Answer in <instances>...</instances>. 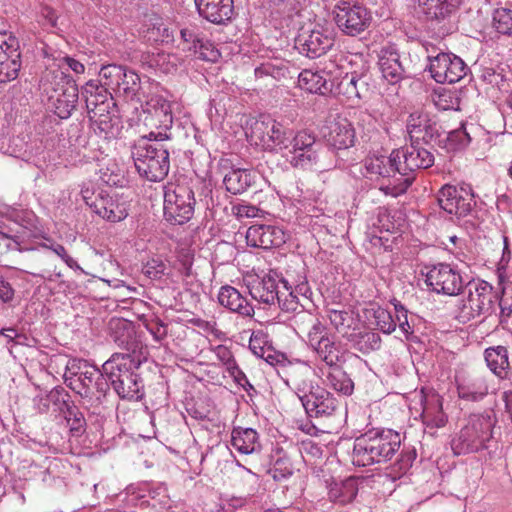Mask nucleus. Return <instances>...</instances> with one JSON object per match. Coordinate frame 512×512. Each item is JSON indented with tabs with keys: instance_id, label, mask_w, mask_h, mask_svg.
<instances>
[{
	"instance_id": "nucleus-23",
	"label": "nucleus",
	"mask_w": 512,
	"mask_h": 512,
	"mask_svg": "<svg viewBox=\"0 0 512 512\" xmlns=\"http://www.w3.org/2000/svg\"><path fill=\"white\" fill-rule=\"evenodd\" d=\"M290 129L270 115L262 114L251 126V136L267 150H283Z\"/></svg>"
},
{
	"instance_id": "nucleus-40",
	"label": "nucleus",
	"mask_w": 512,
	"mask_h": 512,
	"mask_svg": "<svg viewBox=\"0 0 512 512\" xmlns=\"http://www.w3.org/2000/svg\"><path fill=\"white\" fill-rule=\"evenodd\" d=\"M422 422L426 427L440 428L445 426L447 417L442 409V399L437 394L425 397L422 403Z\"/></svg>"
},
{
	"instance_id": "nucleus-20",
	"label": "nucleus",
	"mask_w": 512,
	"mask_h": 512,
	"mask_svg": "<svg viewBox=\"0 0 512 512\" xmlns=\"http://www.w3.org/2000/svg\"><path fill=\"white\" fill-rule=\"evenodd\" d=\"M391 309L377 307L373 309V324L384 334H391L398 328L401 337L409 339L414 333L413 325L408 319V310L405 306L393 298L390 301Z\"/></svg>"
},
{
	"instance_id": "nucleus-28",
	"label": "nucleus",
	"mask_w": 512,
	"mask_h": 512,
	"mask_svg": "<svg viewBox=\"0 0 512 512\" xmlns=\"http://www.w3.org/2000/svg\"><path fill=\"white\" fill-rule=\"evenodd\" d=\"M336 70L339 68L331 61L321 69H305L298 76V85L310 93L326 95L333 91Z\"/></svg>"
},
{
	"instance_id": "nucleus-7",
	"label": "nucleus",
	"mask_w": 512,
	"mask_h": 512,
	"mask_svg": "<svg viewBox=\"0 0 512 512\" xmlns=\"http://www.w3.org/2000/svg\"><path fill=\"white\" fill-rule=\"evenodd\" d=\"M288 280L277 271L270 270L262 276L253 278L247 285L251 297L268 307H277L285 312H298L300 304L297 297L288 291Z\"/></svg>"
},
{
	"instance_id": "nucleus-39",
	"label": "nucleus",
	"mask_w": 512,
	"mask_h": 512,
	"mask_svg": "<svg viewBox=\"0 0 512 512\" xmlns=\"http://www.w3.org/2000/svg\"><path fill=\"white\" fill-rule=\"evenodd\" d=\"M231 445L245 455L258 453L261 449L259 434L252 428L234 427L231 431Z\"/></svg>"
},
{
	"instance_id": "nucleus-62",
	"label": "nucleus",
	"mask_w": 512,
	"mask_h": 512,
	"mask_svg": "<svg viewBox=\"0 0 512 512\" xmlns=\"http://www.w3.org/2000/svg\"><path fill=\"white\" fill-rule=\"evenodd\" d=\"M271 347L267 344L266 335L262 332H253L250 341H249V349L251 352L258 358L263 356L266 352V349Z\"/></svg>"
},
{
	"instance_id": "nucleus-16",
	"label": "nucleus",
	"mask_w": 512,
	"mask_h": 512,
	"mask_svg": "<svg viewBox=\"0 0 512 512\" xmlns=\"http://www.w3.org/2000/svg\"><path fill=\"white\" fill-rule=\"evenodd\" d=\"M287 140L283 150L294 168L310 169L317 164L319 155L314 134L307 130L290 131Z\"/></svg>"
},
{
	"instance_id": "nucleus-17",
	"label": "nucleus",
	"mask_w": 512,
	"mask_h": 512,
	"mask_svg": "<svg viewBox=\"0 0 512 512\" xmlns=\"http://www.w3.org/2000/svg\"><path fill=\"white\" fill-rule=\"evenodd\" d=\"M416 10L423 14L440 36L452 33L455 23L452 20L463 0H414Z\"/></svg>"
},
{
	"instance_id": "nucleus-2",
	"label": "nucleus",
	"mask_w": 512,
	"mask_h": 512,
	"mask_svg": "<svg viewBox=\"0 0 512 512\" xmlns=\"http://www.w3.org/2000/svg\"><path fill=\"white\" fill-rule=\"evenodd\" d=\"M292 327L316 358L324 363L323 367H330L341 361V344L316 315L307 310L298 311L292 319Z\"/></svg>"
},
{
	"instance_id": "nucleus-33",
	"label": "nucleus",
	"mask_w": 512,
	"mask_h": 512,
	"mask_svg": "<svg viewBox=\"0 0 512 512\" xmlns=\"http://www.w3.org/2000/svg\"><path fill=\"white\" fill-rule=\"evenodd\" d=\"M378 64L383 78L390 84H396L405 77L404 62L394 45L381 48Z\"/></svg>"
},
{
	"instance_id": "nucleus-5",
	"label": "nucleus",
	"mask_w": 512,
	"mask_h": 512,
	"mask_svg": "<svg viewBox=\"0 0 512 512\" xmlns=\"http://www.w3.org/2000/svg\"><path fill=\"white\" fill-rule=\"evenodd\" d=\"M496 418L493 411L471 414L466 424L456 432L450 441L454 455L478 453L488 447L493 437Z\"/></svg>"
},
{
	"instance_id": "nucleus-13",
	"label": "nucleus",
	"mask_w": 512,
	"mask_h": 512,
	"mask_svg": "<svg viewBox=\"0 0 512 512\" xmlns=\"http://www.w3.org/2000/svg\"><path fill=\"white\" fill-rule=\"evenodd\" d=\"M45 79L51 82L54 92L50 96L54 113L61 119H68L78 104L79 89L76 81L60 68L49 71Z\"/></svg>"
},
{
	"instance_id": "nucleus-45",
	"label": "nucleus",
	"mask_w": 512,
	"mask_h": 512,
	"mask_svg": "<svg viewBox=\"0 0 512 512\" xmlns=\"http://www.w3.org/2000/svg\"><path fill=\"white\" fill-rule=\"evenodd\" d=\"M416 456L415 449H402L396 461L387 468L386 476L392 481L402 478L411 469Z\"/></svg>"
},
{
	"instance_id": "nucleus-42",
	"label": "nucleus",
	"mask_w": 512,
	"mask_h": 512,
	"mask_svg": "<svg viewBox=\"0 0 512 512\" xmlns=\"http://www.w3.org/2000/svg\"><path fill=\"white\" fill-rule=\"evenodd\" d=\"M484 358L487 367L500 378H505L510 368L509 353L503 345L491 346L485 349Z\"/></svg>"
},
{
	"instance_id": "nucleus-26",
	"label": "nucleus",
	"mask_w": 512,
	"mask_h": 512,
	"mask_svg": "<svg viewBox=\"0 0 512 512\" xmlns=\"http://www.w3.org/2000/svg\"><path fill=\"white\" fill-rule=\"evenodd\" d=\"M21 69V53L18 39L11 33L0 31V83L18 77Z\"/></svg>"
},
{
	"instance_id": "nucleus-49",
	"label": "nucleus",
	"mask_w": 512,
	"mask_h": 512,
	"mask_svg": "<svg viewBox=\"0 0 512 512\" xmlns=\"http://www.w3.org/2000/svg\"><path fill=\"white\" fill-rule=\"evenodd\" d=\"M492 25L498 33L512 37V9L507 7L495 9Z\"/></svg>"
},
{
	"instance_id": "nucleus-44",
	"label": "nucleus",
	"mask_w": 512,
	"mask_h": 512,
	"mask_svg": "<svg viewBox=\"0 0 512 512\" xmlns=\"http://www.w3.org/2000/svg\"><path fill=\"white\" fill-rule=\"evenodd\" d=\"M348 340L356 350L363 354L378 350L382 343L380 335L374 331L351 333Z\"/></svg>"
},
{
	"instance_id": "nucleus-58",
	"label": "nucleus",
	"mask_w": 512,
	"mask_h": 512,
	"mask_svg": "<svg viewBox=\"0 0 512 512\" xmlns=\"http://www.w3.org/2000/svg\"><path fill=\"white\" fill-rule=\"evenodd\" d=\"M43 247L50 249L53 251L61 260L73 271L87 275L88 273L77 263V261L72 258L66 251L65 247L62 244H59L54 241H49V244H43Z\"/></svg>"
},
{
	"instance_id": "nucleus-51",
	"label": "nucleus",
	"mask_w": 512,
	"mask_h": 512,
	"mask_svg": "<svg viewBox=\"0 0 512 512\" xmlns=\"http://www.w3.org/2000/svg\"><path fill=\"white\" fill-rule=\"evenodd\" d=\"M144 33V38L148 42L168 43L172 40L169 28L160 19L151 22Z\"/></svg>"
},
{
	"instance_id": "nucleus-18",
	"label": "nucleus",
	"mask_w": 512,
	"mask_h": 512,
	"mask_svg": "<svg viewBox=\"0 0 512 512\" xmlns=\"http://www.w3.org/2000/svg\"><path fill=\"white\" fill-rule=\"evenodd\" d=\"M398 154L395 150L391 152L390 155L384 154H373L368 156L363 163L362 171L363 176L369 178L371 180L377 179H387L388 183L380 186V190L383 191L386 195H391L394 197L392 193V189L396 183L398 182V176L401 175L399 162H398Z\"/></svg>"
},
{
	"instance_id": "nucleus-36",
	"label": "nucleus",
	"mask_w": 512,
	"mask_h": 512,
	"mask_svg": "<svg viewBox=\"0 0 512 512\" xmlns=\"http://www.w3.org/2000/svg\"><path fill=\"white\" fill-rule=\"evenodd\" d=\"M404 218L401 211L397 209H389L386 207H378L376 209L375 217L371 219L372 235L382 239L383 237L377 236V233H394L401 231L404 225Z\"/></svg>"
},
{
	"instance_id": "nucleus-38",
	"label": "nucleus",
	"mask_w": 512,
	"mask_h": 512,
	"mask_svg": "<svg viewBox=\"0 0 512 512\" xmlns=\"http://www.w3.org/2000/svg\"><path fill=\"white\" fill-rule=\"evenodd\" d=\"M360 482V478L353 476L344 480L333 481L328 486L329 500L341 506L351 503L358 494Z\"/></svg>"
},
{
	"instance_id": "nucleus-59",
	"label": "nucleus",
	"mask_w": 512,
	"mask_h": 512,
	"mask_svg": "<svg viewBox=\"0 0 512 512\" xmlns=\"http://www.w3.org/2000/svg\"><path fill=\"white\" fill-rule=\"evenodd\" d=\"M69 397L68 392L63 387H56L47 394L49 404L55 405L60 412H64L72 404Z\"/></svg>"
},
{
	"instance_id": "nucleus-61",
	"label": "nucleus",
	"mask_w": 512,
	"mask_h": 512,
	"mask_svg": "<svg viewBox=\"0 0 512 512\" xmlns=\"http://www.w3.org/2000/svg\"><path fill=\"white\" fill-rule=\"evenodd\" d=\"M11 275L0 273V303L11 304L15 298V289L10 283Z\"/></svg>"
},
{
	"instance_id": "nucleus-6",
	"label": "nucleus",
	"mask_w": 512,
	"mask_h": 512,
	"mask_svg": "<svg viewBox=\"0 0 512 512\" xmlns=\"http://www.w3.org/2000/svg\"><path fill=\"white\" fill-rule=\"evenodd\" d=\"M153 137H142L131 147V157L139 175L151 182L162 181L169 172V151Z\"/></svg>"
},
{
	"instance_id": "nucleus-14",
	"label": "nucleus",
	"mask_w": 512,
	"mask_h": 512,
	"mask_svg": "<svg viewBox=\"0 0 512 512\" xmlns=\"http://www.w3.org/2000/svg\"><path fill=\"white\" fill-rule=\"evenodd\" d=\"M195 197L193 190L187 185H169L164 193V218L173 225L187 223L194 214Z\"/></svg>"
},
{
	"instance_id": "nucleus-22",
	"label": "nucleus",
	"mask_w": 512,
	"mask_h": 512,
	"mask_svg": "<svg viewBox=\"0 0 512 512\" xmlns=\"http://www.w3.org/2000/svg\"><path fill=\"white\" fill-rule=\"evenodd\" d=\"M143 122L150 128L158 131H151L149 137L154 140H167L170 138L168 130L172 127L173 116L169 101L161 96H152L143 108Z\"/></svg>"
},
{
	"instance_id": "nucleus-47",
	"label": "nucleus",
	"mask_w": 512,
	"mask_h": 512,
	"mask_svg": "<svg viewBox=\"0 0 512 512\" xmlns=\"http://www.w3.org/2000/svg\"><path fill=\"white\" fill-rule=\"evenodd\" d=\"M119 81V88H116L115 95L123 97L126 100H135L138 98L140 90V77L133 70L126 69L125 77Z\"/></svg>"
},
{
	"instance_id": "nucleus-32",
	"label": "nucleus",
	"mask_w": 512,
	"mask_h": 512,
	"mask_svg": "<svg viewBox=\"0 0 512 512\" xmlns=\"http://www.w3.org/2000/svg\"><path fill=\"white\" fill-rule=\"evenodd\" d=\"M194 3L198 15L215 25L229 23L235 13L233 0H194Z\"/></svg>"
},
{
	"instance_id": "nucleus-64",
	"label": "nucleus",
	"mask_w": 512,
	"mask_h": 512,
	"mask_svg": "<svg viewBox=\"0 0 512 512\" xmlns=\"http://www.w3.org/2000/svg\"><path fill=\"white\" fill-rule=\"evenodd\" d=\"M499 307L501 323L507 322V319L512 316V290L510 292L506 288L503 290L502 297L499 299Z\"/></svg>"
},
{
	"instance_id": "nucleus-34",
	"label": "nucleus",
	"mask_w": 512,
	"mask_h": 512,
	"mask_svg": "<svg viewBox=\"0 0 512 512\" xmlns=\"http://www.w3.org/2000/svg\"><path fill=\"white\" fill-rule=\"evenodd\" d=\"M30 231L26 226L19 222V215L12 211L10 214L0 216V236L8 239V249H27L22 246L26 237H29Z\"/></svg>"
},
{
	"instance_id": "nucleus-1",
	"label": "nucleus",
	"mask_w": 512,
	"mask_h": 512,
	"mask_svg": "<svg viewBox=\"0 0 512 512\" xmlns=\"http://www.w3.org/2000/svg\"><path fill=\"white\" fill-rule=\"evenodd\" d=\"M114 342L124 348L126 353H113L103 363V372L109 379L110 388L121 398L127 400H139L143 396L144 384L137 373L142 359L136 352L139 343L136 340L130 324L124 320H114L111 323Z\"/></svg>"
},
{
	"instance_id": "nucleus-4",
	"label": "nucleus",
	"mask_w": 512,
	"mask_h": 512,
	"mask_svg": "<svg viewBox=\"0 0 512 512\" xmlns=\"http://www.w3.org/2000/svg\"><path fill=\"white\" fill-rule=\"evenodd\" d=\"M401 441V435L394 430H368L354 440L352 463L358 467H366L386 462L399 451Z\"/></svg>"
},
{
	"instance_id": "nucleus-46",
	"label": "nucleus",
	"mask_w": 512,
	"mask_h": 512,
	"mask_svg": "<svg viewBox=\"0 0 512 512\" xmlns=\"http://www.w3.org/2000/svg\"><path fill=\"white\" fill-rule=\"evenodd\" d=\"M126 67L117 64L103 65L99 72L100 80L99 85L107 88V91L115 93L116 88H119V81L125 77Z\"/></svg>"
},
{
	"instance_id": "nucleus-37",
	"label": "nucleus",
	"mask_w": 512,
	"mask_h": 512,
	"mask_svg": "<svg viewBox=\"0 0 512 512\" xmlns=\"http://www.w3.org/2000/svg\"><path fill=\"white\" fill-rule=\"evenodd\" d=\"M218 302L233 313L242 317H252L254 307L236 288L232 286H223L218 293Z\"/></svg>"
},
{
	"instance_id": "nucleus-54",
	"label": "nucleus",
	"mask_w": 512,
	"mask_h": 512,
	"mask_svg": "<svg viewBox=\"0 0 512 512\" xmlns=\"http://www.w3.org/2000/svg\"><path fill=\"white\" fill-rule=\"evenodd\" d=\"M433 102L439 110L459 109V98L456 93L451 90L440 89L436 91L433 95Z\"/></svg>"
},
{
	"instance_id": "nucleus-30",
	"label": "nucleus",
	"mask_w": 512,
	"mask_h": 512,
	"mask_svg": "<svg viewBox=\"0 0 512 512\" xmlns=\"http://www.w3.org/2000/svg\"><path fill=\"white\" fill-rule=\"evenodd\" d=\"M437 121L426 112L411 113L407 121V132L411 141L429 144L439 137Z\"/></svg>"
},
{
	"instance_id": "nucleus-24",
	"label": "nucleus",
	"mask_w": 512,
	"mask_h": 512,
	"mask_svg": "<svg viewBox=\"0 0 512 512\" xmlns=\"http://www.w3.org/2000/svg\"><path fill=\"white\" fill-rule=\"evenodd\" d=\"M81 194L91 211L104 220L119 222L128 216L125 203L119 202L104 190L91 192L89 189H82Z\"/></svg>"
},
{
	"instance_id": "nucleus-57",
	"label": "nucleus",
	"mask_w": 512,
	"mask_h": 512,
	"mask_svg": "<svg viewBox=\"0 0 512 512\" xmlns=\"http://www.w3.org/2000/svg\"><path fill=\"white\" fill-rule=\"evenodd\" d=\"M287 288H288V291L285 292L284 296H286L287 293H291L292 295L297 297V299L299 300L300 304L298 305V307H301L300 311L305 310L304 309L305 304L302 301H310V298L312 295V291H311V288L306 280V277L300 276L298 281L296 283H294V285H291L288 282Z\"/></svg>"
},
{
	"instance_id": "nucleus-31",
	"label": "nucleus",
	"mask_w": 512,
	"mask_h": 512,
	"mask_svg": "<svg viewBox=\"0 0 512 512\" xmlns=\"http://www.w3.org/2000/svg\"><path fill=\"white\" fill-rule=\"evenodd\" d=\"M455 384L459 399L467 402L481 401L489 392L484 376L459 372L455 375Z\"/></svg>"
},
{
	"instance_id": "nucleus-8",
	"label": "nucleus",
	"mask_w": 512,
	"mask_h": 512,
	"mask_svg": "<svg viewBox=\"0 0 512 512\" xmlns=\"http://www.w3.org/2000/svg\"><path fill=\"white\" fill-rule=\"evenodd\" d=\"M497 293L491 284L484 280L468 281L464 285V296L458 305V319L470 321L493 312Z\"/></svg>"
},
{
	"instance_id": "nucleus-43",
	"label": "nucleus",
	"mask_w": 512,
	"mask_h": 512,
	"mask_svg": "<svg viewBox=\"0 0 512 512\" xmlns=\"http://www.w3.org/2000/svg\"><path fill=\"white\" fill-rule=\"evenodd\" d=\"M252 182V173L247 169H232L223 179L227 191L235 195L246 191Z\"/></svg>"
},
{
	"instance_id": "nucleus-53",
	"label": "nucleus",
	"mask_w": 512,
	"mask_h": 512,
	"mask_svg": "<svg viewBox=\"0 0 512 512\" xmlns=\"http://www.w3.org/2000/svg\"><path fill=\"white\" fill-rule=\"evenodd\" d=\"M192 52L197 55L198 58L209 62H216L221 56L216 45L205 35L202 36L200 42Z\"/></svg>"
},
{
	"instance_id": "nucleus-41",
	"label": "nucleus",
	"mask_w": 512,
	"mask_h": 512,
	"mask_svg": "<svg viewBox=\"0 0 512 512\" xmlns=\"http://www.w3.org/2000/svg\"><path fill=\"white\" fill-rule=\"evenodd\" d=\"M355 129L346 118L337 119L330 128V144L336 149H347L355 143Z\"/></svg>"
},
{
	"instance_id": "nucleus-15",
	"label": "nucleus",
	"mask_w": 512,
	"mask_h": 512,
	"mask_svg": "<svg viewBox=\"0 0 512 512\" xmlns=\"http://www.w3.org/2000/svg\"><path fill=\"white\" fill-rule=\"evenodd\" d=\"M333 18L339 30L351 37L365 32L371 25L372 14L363 4L339 0L333 9Z\"/></svg>"
},
{
	"instance_id": "nucleus-29",
	"label": "nucleus",
	"mask_w": 512,
	"mask_h": 512,
	"mask_svg": "<svg viewBox=\"0 0 512 512\" xmlns=\"http://www.w3.org/2000/svg\"><path fill=\"white\" fill-rule=\"evenodd\" d=\"M247 244L251 247L271 249L286 242V234L275 225L254 224L246 232Z\"/></svg>"
},
{
	"instance_id": "nucleus-35",
	"label": "nucleus",
	"mask_w": 512,
	"mask_h": 512,
	"mask_svg": "<svg viewBox=\"0 0 512 512\" xmlns=\"http://www.w3.org/2000/svg\"><path fill=\"white\" fill-rule=\"evenodd\" d=\"M318 376L323 384L343 396H350L354 391V382L339 365L318 367Z\"/></svg>"
},
{
	"instance_id": "nucleus-50",
	"label": "nucleus",
	"mask_w": 512,
	"mask_h": 512,
	"mask_svg": "<svg viewBox=\"0 0 512 512\" xmlns=\"http://www.w3.org/2000/svg\"><path fill=\"white\" fill-rule=\"evenodd\" d=\"M361 80L362 77H360L356 72H352L350 74L346 73V75L343 76L337 84L338 93L345 95L349 100L359 99L361 95L358 84Z\"/></svg>"
},
{
	"instance_id": "nucleus-25",
	"label": "nucleus",
	"mask_w": 512,
	"mask_h": 512,
	"mask_svg": "<svg viewBox=\"0 0 512 512\" xmlns=\"http://www.w3.org/2000/svg\"><path fill=\"white\" fill-rule=\"evenodd\" d=\"M333 45L332 32L322 27L302 28L295 38L298 51L311 59L324 55Z\"/></svg>"
},
{
	"instance_id": "nucleus-10",
	"label": "nucleus",
	"mask_w": 512,
	"mask_h": 512,
	"mask_svg": "<svg viewBox=\"0 0 512 512\" xmlns=\"http://www.w3.org/2000/svg\"><path fill=\"white\" fill-rule=\"evenodd\" d=\"M423 143L411 141L409 146L395 150L398 154L401 175L398 182L391 188L394 197L404 194L414 180L413 173L418 169H427L434 164V155L422 146Z\"/></svg>"
},
{
	"instance_id": "nucleus-52",
	"label": "nucleus",
	"mask_w": 512,
	"mask_h": 512,
	"mask_svg": "<svg viewBox=\"0 0 512 512\" xmlns=\"http://www.w3.org/2000/svg\"><path fill=\"white\" fill-rule=\"evenodd\" d=\"M328 318L337 332L348 338L350 335L348 331L354 322L352 313L345 310L331 309L328 312Z\"/></svg>"
},
{
	"instance_id": "nucleus-27",
	"label": "nucleus",
	"mask_w": 512,
	"mask_h": 512,
	"mask_svg": "<svg viewBox=\"0 0 512 512\" xmlns=\"http://www.w3.org/2000/svg\"><path fill=\"white\" fill-rule=\"evenodd\" d=\"M148 494H142L140 490L128 488L125 501L128 506L139 507L140 512L151 507L156 512L167 510L171 507V499L167 492V487L163 484H157L148 489Z\"/></svg>"
},
{
	"instance_id": "nucleus-21",
	"label": "nucleus",
	"mask_w": 512,
	"mask_h": 512,
	"mask_svg": "<svg viewBox=\"0 0 512 512\" xmlns=\"http://www.w3.org/2000/svg\"><path fill=\"white\" fill-rule=\"evenodd\" d=\"M440 208L446 212L450 219L466 217L472 211L476 202L472 188L468 185L443 186L437 196Z\"/></svg>"
},
{
	"instance_id": "nucleus-56",
	"label": "nucleus",
	"mask_w": 512,
	"mask_h": 512,
	"mask_svg": "<svg viewBox=\"0 0 512 512\" xmlns=\"http://www.w3.org/2000/svg\"><path fill=\"white\" fill-rule=\"evenodd\" d=\"M67 424L73 435H80L84 432L86 420L83 413L73 404H71L64 412Z\"/></svg>"
},
{
	"instance_id": "nucleus-12",
	"label": "nucleus",
	"mask_w": 512,
	"mask_h": 512,
	"mask_svg": "<svg viewBox=\"0 0 512 512\" xmlns=\"http://www.w3.org/2000/svg\"><path fill=\"white\" fill-rule=\"evenodd\" d=\"M423 47L429 61L428 70L436 82L453 84L467 74L468 67L459 56L443 52L429 41L424 42Z\"/></svg>"
},
{
	"instance_id": "nucleus-60",
	"label": "nucleus",
	"mask_w": 512,
	"mask_h": 512,
	"mask_svg": "<svg viewBox=\"0 0 512 512\" xmlns=\"http://www.w3.org/2000/svg\"><path fill=\"white\" fill-rule=\"evenodd\" d=\"M270 473L276 481L287 479L293 473L289 459L286 457H279L275 461Z\"/></svg>"
},
{
	"instance_id": "nucleus-3",
	"label": "nucleus",
	"mask_w": 512,
	"mask_h": 512,
	"mask_svg": "<svg viewBox=\"0 0 512 512\" xmlns=\"http://www.w3.org/2000/svg\"><path fill=\"white\" fill-rule=\"evenodd\" d=\"M65 382L81 397L83 404L89 407H99L110 390L103 365L98 368L82 359L69 362Z\"/></svg>"
},
{
	"instance_id": "nucleus-63",
	"label": "nucleus",
	"mask_w": 512,
	"mask_h": 512,
	"mask_svg": "<svg viewBox=\"0 0 512 512\" xmlns=\"http://www.w3.org/2000/svg\"><path fill=\"white\" fill-rule=\"evenodd\" d=\"M181 39L187 44V49L193 51L200 42L203 34L196 27H185L180 31Z\"/></svg>"
},
{
	"instance_id": "nucleus-9",
	"label": "nucleus",
	"mask_w": 512,
	"mask_h": 512,
	"mask_svg": "<svg viewBox=\"0 0 512 512\" xmlns=\"http://www.w3.org/2000/svg\"><path fill=\"white\" fill-rule=\"evenodd\" d=\"M294 393L310 418H328L335 414L339 401L325 387L310 379L294 382Z\"/></svg>"
},
{
	"instance_id": "nucleus-19",
	"label": "nucleus",
	"mask_w": 512,
	"mask_h": 512,
	"mask_svg": "<svg viewBox=\"0 0 512 512\" xmlns=\"http://www.w3.org/2000/svg\"><path fill=\"white\" fill-rule=\"evenodd\" d=\"M425 277L433 292L446 296L459 295L466 284L458 267L448 263H437L427 268Z\"/></svg>"
},
{
	"instance_id": "nucleus-55",
	"label": "nucleus",
	"mask_w": 512,
	"mask_h": 512,
	"mask_svg": "<svg viewBox=\"0 0 512 512\" xmlns=\"http://www.w3.org/2000/svg\"><path fill=\"white\" fill-rule=\"evenodd\" d=\"M471 142L470 131L465 125L450 131L447 135L448 149L457 151L465 149Z\"/></svg>"
},
{
	"instance_id": "nucleus-48",
	"label": "nucleus",
	"mask_w": 512,
	"mask_h": 512,
	"mask_svg": "<svg viewBox=\"0 0 512 512\" xmlns=\"http://www.w3.org/2000/svg\"><path fill=\"white\" fill-rule=\"evenodd\" d=\"M288 73L289 68L287 64L282 60L264 62L257 66L254 70V74L257 79L270 77L273 80H280L281 78L286 77Z\"/></svg>"
},
{
	"instance_id": "nucleus-11",
	"label": "nucleus",
	"mask_w": 512,
	"mask_h": 512,
	"mask_svg": "<svg viewBox=\"0 0 512 512\" xmlns=\"http://www.w3.org/2000/svg\"><path fill=\"white\" fill-rule=\"evenodd\" d=\"M81 94L85 100L90 120L98 122L100 130L105 132V137L113 136L111 109H114V102L112 93L99 85L98 80H89L82 87Z\"/></svg>"
}]
</instances>
